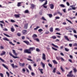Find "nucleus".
<instances>
[{"mask_svg":"<svg viewBox=\"0 0 77 77\" xmlns=\"http://www.w3.org/2000/svg\"><path fill=\"white\" fill-rule=\"evenodd\" d=\"M60 59L61 60V61H63V62H65V59H64L62 57H61Z\"/></svg>","mask_w":77,"mask_h":77,"instance_id":"nucleus-43","label":"nucleus"},{"mask_svg":"<svg viewBox=\"0 0 77 77\" xmlns=\"http://www.w3.org/2000/svg\"><path fill=\"white\" fill-rule=\"evenodd\" d=\"M11 23H15V20H13L11 19Z\"/></svg>","mask_w":77,"mask_h":77,"instance_id":"nucleus-56","label":"nucleus"},{"mask_svg":"<svg viewBox=\"0 0 77 77\" xmlns=\"http://www.w3.org/2000/svg\"><path fill=\"white\" fill-rule=\"evenodd\" d=\"M12 51L13 53H14V55H15V56H18V54H17V53H16L15 50H13Z\"/></svg>","mask_w":77,"mask_h":77,"instance_id":"nucleus-12","label":"nucleus"},{"mask_svg":"<svg viewBox=\"0 0 77 77\" xmlns=\"http://www.w3.org/2000/svg\"><path fill=\"white\" fill-rule=\"evenodd\" d=\"M3 40H5V41H9V44H11V45H15V44H13V43H12V42L10 41L8 39V38H7L6 37H5L3 38Z\"/></svg>","mask_w":77,"mask_h":77,"instance_id":"nucleus-1","label":"nucleus"},{"mask_svg":"<svg viewBox=\"0 0 77 77\" xmlns=\"http://www.w3.org/2000/svg\"><path fill=\"white\" fill-rule=\"evenodd\" d=\"M52 49H53V50H55V51H57V49H56L54 48V47H52Z\"/></svg>","mask_w":77,"mask_h":77,"instance_id":"nucleus-48","label":"nucleus"},{"mask_svg":"<svg viewBox=\"0 0 77 77\" xmlns=\"http://www.w3.org/2000/svg\"><path fill=\"white\" fill-rule=\"evenodd\" d=\"M11 66H12V67L13 68H15H15H18V66L15 65V66L14 65V63H12L11 64Z\"/></svg>","mask_w":77,"mask_h":77,"instance_id":"nucleus-7","label":"nucleus"},{"mask_svg":"<svg viewBox=\"0 0 77 77\" xmlns=\"http://www.w3.org/2000/svg\"><path fill=\"white\" fill-rule=\"evenodd\" d=\"M60 55H61V56H64V54H63V53H60Z\"/></svg>","mask_w":77,"mask_h":77,"instance_id":"nucleus-64","label":"nucleus"},{"mask_svg":"<svg viewBox=\"0 0 77 77\" xmlns=\"http://www.w3.org/2000/svg\"><path fill=\"white\" fill-rule=\"evenodd\" d=\"M73 46H76L77 47V44L76 43H75L73 45Z\"/></svg>","mask_w":77,"mask_h":77,"instance_id":"nucleus-60","label":"nucleus"},{"mask_svg":"<svg viewBox=\"0 0 77 77\" xmlns=\"http://www.w3.org/2000/svg\"><path fill=\"white\" fill-rule=\"evenodd\" d=\"M42 20H43V21H47V20L45 19V17H42L41 18Z\"/></svg>","mask_w":77,"mask_h":77,"instance_id":"nucleus-36","label":"nucleus"},{"mask_svg":"<svg viewBox=\"0 0 77 77\" xmlns=\"http://www.w3.org/2000/svg\"><path fill=\"white\" fill-rule=\"evenodd\" d=\"M66 21H68V22H69V23H70V24H72V22H71V21H70L68 20V19H66Z\"/></svg>","mask_w":77,"mask_h":77,"instance_id":"nucleus-31","label":"nucleus"},{"mask_svg":"<svg viewBox=\"0 0 77 77\" xmlns=\"http://www.w3.org/2000/svg\"><path fill=\"white\" fill-rule=\"evenodd\" d=\"M17 36H21V34H20V33L18 32L17 33Z\"/></svg>","mask_w":77,"mask_h":77,"instance_id":"nucleus-46","label":"nucleus"},{"mask_svg":"<svg viewBox=\"0 0 77 77\" xmlns=\"http://www.w3.org/2000/svg\"><path fill=\"white\" fill-rule=\"evenodd\" d=\"M32 37L33 38H37L38 37V36L36 34H34L32 35Z\"/></svg>","mask_w":77,"mask_h":77,"instance_id":"nucleus-24","label":"nucleus"},{"mask_svg":"<svg viewBox=\"0 0 77 77\" xmlns=\"http://www.w3.org/2000/svg\"><path fill=\"white\" fill-rule=\"evenodd\" d=\"M6 51H2V52L1 53L0 56H3V55H5L6 54Z\"/></svg>","mask_w":77,"mask_h":77,"instance_id":"nucleus-9","label":"nucleus"},{"mask_svg":"<svg viewBox=\"0 0 77 77\" xmlns=\"http://www.w3.org/2000/svg\"><path fill=\"white\" fill-rule=\"evenodd\" d=\"M29 50V51H33V50H35V47H31L30 48Z\"/></svg>","mask_w":77,"mask_h":77,"instance_id":"nucleus-10","label":"nucleus"},{"mask_svg":"<svg viewBox=\"0 0 77 77\" xmlns=\"http://www.w3.org/2000/svg\"><path fill=\"white\" fill-rule=\"evenodd\" d=\"M60 68L62 71L63 72V71H64V70H63V68L62 67V66H60Z\"/></svg>","mask_w":77,"mask_h":77,"instance_id":"nucleus-47","label":"nucleus"},{"mask_svg":"<svg viewBox=\"0 0 77 77\" xmlns=\"http://www.w3.org/2000/svg\"><path fill=\"white\" fill-rule=\"evenodd\" d=\"M9 54L11 56H12V57L14 58V59H17V58H19V57H15V56H14L12 54V53L11 52H9Z\"/></svg>","mask_w":77,"mask_h":77,"instance_id":"nucleus-4","label":"nucleus"},{"mask_svg":"<svg viewBox=\"0 0 77 77\" xmlns=\"http://www.w3.org/2000/svg\"><path fill=\"white\" fill-rule=\"evenodd\" d=\"M50 7L51 9H53L54 8V5L53 4H50Z\"/></svg>","mask_w":77,"mask_h":77,"instance_id":"nucleus-15","label":"nucleus"},{"mask_svg":"<svg viewBox=\"0 0 77 77\" xmlns=\"http://www.w3.org/2000/svg\"><path fill=\"white\" fill-rule=\"evenodd\" d=\"M27 30H23L22 32V33L23 35H26L27 34Z\"/></svg>","mask_w":77,"mask_h":77,"instance_id":"nucleus-11","label":"nucleus"},{"mask_svg":"<svg viewBox=\"0 0 77 77\" xmlns=\"http://www.w3.org/2000/svg\"><path fill=\"white\" fill-rule=\"evenodd\" d=\"M55 29L56 30H57L58 32H60V29H59V28H56Z\"/></svg>","mask_w":77,"mask_h":77,"instance_id":"nucleus-45","label":"nucleus"},{"mask_svg":"<svg viewBox=\"0 0 77 77\" xmlns=\"http://www.w3.org/2000/svg\"><path fill=\"white\" fill-rule=\"evenodd\" d=\"M11 31L12 32H14V31H15V29H14V28H11Z\"/></svg>","mask_w":77,"mask_h":77,"instance_id":"nucleus-29","label":"nucleus"},{"mask_svg":"<svg viewBox=\"0 0 77 77\" xmlns=\"http://www.w3.org/2000/svg\"><path fill=\"white\" fill-rule=\"evenodd\" d=\"M39 28H40V26H37L36 28H34V29L35 30H37V29H39Z\"/></svg>","mask_w":77,"mask_h":77,"instance_id":"nucleus-39","label":"nucleus"},{"mask_svg":"<svg viewBox=\"0 0 77 77\" xmlns=\"http://www.w3.org/2000/svg\"><path fill=\"white\" fill-rule=\"evenodd\" d=\"M0 26L1 28H2V29H3V24L0 23Z\"/></svg>","mask_w":77,"mask_h":77,"instance_id":"nucleus-50","label":"nucleus"},{"mask_svg":"<svg viewBox=\"0 0 77 77\" xmlns=\"http://www.w3.org/2000/svg\"><path fill=\"white\" fill-rule=\"evenodd\" d=\"M64 37L66 40L68 41H70V42H71V41H72V40L69 41V38H68V36L66 35H65L64 36Z\"/></svg>","mask_w":77,"mask_h":77,"instance_id":"nucleus-6","label":"nucleus"},{"mask_svg":"<svg viewBox=\"0 0 77 77\" xmlns=\"http://www.w3.org/2000/svg\"><path fill=\"white\" fill-rule=\"evenodd\" d=\"M45 0H39V1L40 2V3H42L44 1H45Z\"/></svg>","mask_w":77,"mask_h":77,"instance_id":"nucleus-59","label":"nucleus"},{"mask_svg":"<svg viewBox=\"0 0 77 77\" xmlns=\"http://www.w3.org/2000/svg\"><path fill=\"white\" fill-rule=\"evenodd\" d=\"M73 70L74 72H77V69H76V68H73Z\"/></svg>","mask_w":77,"mask_h":77,"instance_id":"nucleus-42","label":"nucleus"},{"mask_svg":"<svg viewBox=\"0 0 77 77\" xmlns=\"http://www.w3.org/2000/svg\"><path fill=\"white\" fill-rule=\"evenodd\" d=\"M23 42L27 45H29L30 44V43L28 41H23Z\"/></svg>","mask_w":77,"mask_h":77,"instance_id":"nucleus-16","label":"nucleus"},{"mask_svg":"<svg viewBox=\"0 0 77 77\" xmlns=\"http://www.w3.org/2000/svg\"><path fill=\"white\" fill-rule=\"evenodd\" d=\"M32 9H33L35 8V5L33 4H31Z\"/></svg>","mask_w":77,"mask_h":77,"instance_id":"nucleus-23","label":"nucleus"},{"mask_svg":"<svg viewBox=\"0 0 77 77\" xmlns=\"http://www.w3.org/2000/svg\"><path fill=\"white\" fill-rule=\"evenodd\" d=\"M42 58L43 60H46V58H45V54L44 53H43L42 54Z\"/></svg>","mask_w":77,"mask_h":77,"instance_id":"nucleus-8","label":"nucleus"},{"mask_svg":"<svg viewBox=\"0 0 77 77\" xmlns=\"http://www.w3.org/2000/svg\"><path fill=\"white\" fill-rule=\"evenodd\" d=\"M24 53H28V54H31V51H29V49H25L24 51Z\"/></svg>","mask_w":77,"mask_h":77,"instance_id":"nucleus-3","label":"nucleus"},{"mask_svg":"<svg viewBox=\"0 0 77 77\" xmlns=\"http://www.w3.org/2000/svg\"><path fill=\"white\" fill-rule=\"evenodd\" d=\"M25 14H27L28 13H29V11L28 10H26L25 11Z\"/></svg>","mask_w":77,"mask_h":77,"instance_id":"nucleus-49","label":"nucleus"},{"mask_svg":"<svg viewBox=\"0 0 77 77\" xmlns=\"http://www.w3.org/2000/svg\"><path fill=\"white\" fill-rule=\"evenodd\" d=\"M26 59L28 60H29V61H30L31 62H33V60H32V59H29V58H26Z\"/></svg>","mask_w":77,"mask_h":77,"instance_id":"nucleus-41","label":"nucleus"},{"mask_svg":"<svg viewBox=\"0 0 77 77\" xmlns=\"http://www.w3.org/2000/svg\"><path fill=\"white\" fill-rule=\"evenodd\" d=\"M50 32H53V28L51 27L50 28L49 30Z\"/></svg>","mask_w":77,"mask_h":77,"instance_id":"nucleus-20","label":"nucleus"},{"mask_svg":"<svg viewBox=\"0 0 77 77\" xmlns=\"http://www.w3.org/2000/svg\"><path fill=\"white\" fill-rule=\"evenodd\" d=\"M41 64L43 68H45V65L44 63H42V61H41Z\"/></svg>","mask_w":77,"mask_h":77,"instance_id":"nucleus-14","label":"nucleus"},{"mask_svg":"<svg viewBox=\"0 0 77 77\" xmlns=\"http://www.w3.org/2000/svg\"><path fill=\"white\" fill-rule=\"evenodd\" d=\"M51 38H52V39H55L57 38L56 37V36H52Z\"/></svg>","mask_w":77,"mask_h":77,"instance_id":"nucleus-37","label":"nucleus"},{"mask_svg":"<svg viewBox=\"0 0 77 77\" xmlns=\"http://www.w3.org/2000/svg\"><path fill=\"white\" fill-rule=\"evenodd\" d=\"M28 26V24L26 23L25 24L24 27L25 29H27V27Z\"/></svg>","mask_w":77,"mask_h":77,"instance_id":"nucleus-22","label":"nucleus"},{"mask_svg":"<svg viewBox=\"0 0 77 77\" xmlns=\"http://www.w3.org/2000/svg\"><path fill=\"white\" fill-rule=\"evenodd\" d=\"M36 51H37V52H40V51H41V50H40V49H39L38 48H37L36 49Z\"/></svg>","mask_w":77,"mask_h":77,"instance_id":"nucleus-34","label":"nucleus"},{"mask_svg":"<svg viewBox=\"0 0 77 77\" xmlns=\"http://www.w3.org/2000/svg\"><path fill=\"white\" fill-rule=\"evenodd\" d=\"M2 65L4 68H6L7 69H8V66H6L5 64H2Z\"/></svg>","mask_w":77,"mask_h":77,"instance_id":"nucleus-17","label":"nucleus"},{"mask_svg":"<svg viewBox=\"0 0 77 77\" xmlns=\"http://www.w3.org/2000/svg\"><path fill=\"white\" fill-rule=\"evenodd\" d=\"M6 74H7L8 77H9V73L8 72H6Z\"/></svg>","mask_w":77,"mask_h":77,"instance_id":"nucleus-58","label":"nucleus"},{"mask_svg":"<svg viewBox=\"0 0 77 77\" xmlns=\"http://www.w3.org/2000/svg\"><path fill=\"white\" fill-rule=\"evenodd\" d=\"M3 31H8V29H6V28H4V29H3Z\"/></svg>","mask_w":77,"mask_h":77,"instance_id":"nucleus-51","label":"nucleus"},{"mask_svg":"<svg viewBox=\"0 0 77 77\" xmlns=\"http://www.w3.org/2000/svg\"><path fill=\"white\" fill-rule=\"evenodd\" d=\"M14 16L16 17V18H19V17H20V15L17 14H14Z\"/></svg>","mask_w":77,"mask_h":77,"instance_id":"nucleus-26","label":"nucleus"},{"mask_svg":"<svg viewBox=\"0 0 77 77\" xmlns=\"http://www.w3.org/2000/svg\"><path fill=\"white\" fill-rule=\"evenodd\" d=\"M55 18L56 20H57V19H60V17H55Z\"/></svg>","mask_w":77,"mask_h":77,"instance_id":"nucleus-55","label":"nucleus"},{"mask_svg":"<svg viewBox=\"0 0 77 77\" xmlns=\"http://www.w3.org/2000/svg\"><path fill=\"white\" fill-rule=\"evenodd\" d=\"M48 65H49V66H50V67H51H51H52V65H51V64L50 63H48Z\"/></svg>","mask_w":77,"mask_h":77,"instance_id":"nucleus-57","label":"nucleus"},{"mask_svg":"<svg viewBox=\"0 0 77 77\" xmlns=\"http://www.w3.org/2000/svg\"><path fill=\"white\" fill-rule=\"evenodd\" d=\"M33 39L35 41H36L37 42H39V39L38 38H33Z\"/></svg>","mask_w":77,"mask_h":77,"instance_id":"nucleus-18","label":"nucleus"},{"mask_svg":"<svg viewBox=\"0 0 77 77\" xmlns=\"http://www.w3.org/2000/svg\"><path fill=\"white\" fill-rule=\"evenodd\" d=\"M47 1L46 0L45 3L43 5V7H44V8H45V9H47V6H45V5H47Z\"/></svg>","mask_w":77,"mask_h":77,"instance_id":"nucleus-5","label":"nucleus"},{"mask_svg":"<svg viewBox=\"0 0 77 77\" xmlns=\"http://www.w3.org/2000/svg\"><path fill=\"white\" fill-rule=\"evenodd\" d=\"M65 50L66 51H69V49L66 48H65Z\"/></svg>","mask_w":77,"mask_h":77,"instance_id":"nucleus-40","label":"nucleus"},{"mask_svg":"<svg viewBox=\"0 0 77 77\" xmlns=\"http://www.w3.org/2000/svg\"><path fill=\"white\" fill-rule=\"evenodd\" d=\"M60 6V7H62V8H65V5H64L63 4H61Z\"/></svg>","mask_w":77,"mask_h":77,"instance_id":"nucleus-35","label":"nucleus"},{"mask_svg":"<svg viewBox=\"0 0 77 77\" xmlns=\"http://www.w3.org/2000/svg\"><path fill=\"white\" fill-rule=\"evenodd\" d=\"M66 29L67 30H71V29L69 28V27H68L67 28H66Z\"/></svg>","mask_w":77,"mask_h":77,"instance_id":"nucleus-61","label":"nucleus"},{"mask_svg":"<svg viewBox=\"0 0 77 77\" xmlns=\"http://www.w3.org/2000/svg\"><path fill=\"white\" fill-rule=\"evenodd\" d=\"M56 59H57V60H60V56L56 57Z\"/></svg>","mask_w":77,"mask_h":77,"instance_id":"nucleus-25","label":"nucleus"},{"mask_svg":"<svg viewBox=\"0 0 77 77\" xmlns=\"http://www.w3.org/2000/svg\"><path fill=\"white\" fill-rule=\"evenodd\" d=\"M38 32H41L43 31V29H39L38 30Z\"/></svg>","mask_w":77,"mask_h":77,"instance_id":"nucleus-53","label":"nucleus"},{"mask_svg":"<svg viewBox=\"0 0 77 77\" xmlns=\"http://www.w3.org/2000/svg\"><path fill=\"white\" fill-rule=\"evenodd\" d=\"M0 75L1 77H3V74L2 73H0Z\"/></svg>","mask_w":77,"mask_h":77,"instance_id":"nucleus-54","label":"nucleus"},{"mask_svg":"<svg viewBox=\"0 0 77 77\" xmlns=\"http://www.w3.org/2000/svg\"><path fill=\"white\" fill-rule=\"evenodd\" d=\"M0 60H1V61H2V62H5V60H4L2 59L0 57Z\"/></svg>","mask_w":77,"mask_h":77,"instance_id":"nucleus-52","label":"nucleus"},{"mask_svg":"<svg viewBox=\"0 0 77 77\" xmlns=\"http://www.w3.org/2000/svg\"><path fill=\"white\" fill-rule=\"evenodd\" d=\"M56 68H54L53 71V72H54V73H55V72H56Z\"/></svg>","mask_w":77,"mask_h":77,"instance_id":"nucleus-38","label":"nucleus"},{"mask_svg":"<svg viewBox=\"0 0 77 77\" xmlns=\"http://www.w3.org/2000/svg\"><path fill=\"white\" fill-rule=\"evenodd\" d=\"M48 15L49 16V17L50 18H52L53 17V15L51 14H49Z\"/></svg>","mask_w":77,"mask_h":77,"instance_id":"nucleus-27","label":"nucleus"},{"mask_svg":"<svg viewBox=\"0 0 77 77\" xmlns=\"http://www.w3.org/2000/svg\"><path fill=\"white\" fill-rule=\"evenodd\" d=\"M72 71L71 70L69 72V74L67 75V77H73L74 76V75L73 74H72Z\"/></svg>","mask_w":77,"mask_h":77,"instance_id":"nucleus-2","label":"nucleus"},{"mask_svg":"<svg viewBox=\"0 0 77 77\" xmlns=\"http://www.w3.org/2000/svg\"><path fill=\"white\" fill-rule=\"evenodd\" d=\"M56 35H62V34H61L59 32H57L56 33Z\"/></svg>","mask_w":77,"mask_h":77,"instance_id":"nucleus-62","label":"nucleus"},{"mask_svg":"<svg viewBox=\"0 0 77 77\" xmlns=\"http://www.w3.org/2000/svg\"><path fill=\"white\" fill-rule=\"evenodd\" d=\"M28 68H29V69H30V71H32V67L31 66L29 65L28 66Z\"/></svg>","mask_w":77,"mask_h":77,"instance_id":"nucleus-32","label":"nucleus"},{"mask_svg":"<svg viewBox=\"0 0 77 77\" xmlns=\"http://www.w3.org/2000/svg\"><path fill=\"white\" fill-rule=\"evenodd\" d=\"M3 34L5 35V36H7V37H8V38H11V36H10L9 35H8L5 33H4Z\"/></svg>","mask_w":77,"mask_h":77,"instance_id":"nucleus-28","label":"nucleus"},{"mask_svg":"<svg viewBox=\"0 0 77 77\" xmlns=\"http://www.w3.org/2000/svg\"><path fill=\"white\" fill-rule=\"evenodd\" d=\"M39 71H40V72H41V73L42 74H43V73H44V72H42V71L43 70V69H39Z\"/></svg>","mask_w":77,"mask_h":77,"instance_id":"nucleus-30","label":"nucleus"},{"mask_svg":"<svg viewBox=\"0 0 77 77\" xmlns=\"http://www.w3.org/2000/svg\"><path fill=\"white\" fill-rule=\"evenodd\" d=\"M19 64L20 66H22V67H23V66L25 65V63H19Z\"/></svg>","mask_w":77,"mask_h":77,"instance_id":"nucleus-13","label":"nucleus"},{"mask_svg":"<svg viewBox=\"0 0 77 77\" xmlns=\"http://www.w3.org/2000/svg\"><path fill=\"white\" fill-rule=\"evenodd\" d=\"M21 2H18L17 3V6L18 7H19V6H21Z\"/></svg>","mask_w":77,"mask_h":77,"instance_id":"nucleus-33","label":"nucleus"},{"mask_svg":"<svg viewBox=\"0 0 77 77\" xmlns=\"http://www.w3.org/2000/svg\"><path fill=\"white\" fill-rule=\"evenodd\" d=\"M52 62L54 63V64H57V63H58L57 62V61L55 60H53Z\"/></svg>","mask_w":77,"mask_h":77,"instance_id":"nucleus-21","label":"nucleus"},{"mask_svg":"<svg viewBox=\"0 0 77 77\" xmlns=\"http://www.w3.org/2000/svg\"><path fill=\"white\" fill-rule=\"evenodd\" d=\"M31 75H32V76H35V73L33 72H32Z\"/></svg>","mask_w":77,"mask_h":77,"instance_id":"nucleus-44","label":"nucleus"},{"mask_svg":"<svg viewBox=\"0 0 77 77\" xmlns=\"http://www.w3.org/2000/svg\"><path fill=\"white\" fill-rule=\"evenodd\" d=\"M22 39L23 40H24V39H25V37H24V36H22Z\"/></svg>","mask_w":77,"mask_h":77,"instance_id":"nucleus-63","label":"nucleus"},{"mask_svg":"<svg viewBox=\"0 0 77 77\" xmlns=\"http://www.w3.org/2000/svg\"><path fill=\"white\" fill-rule=\"evenodd\" d=\"M52 45L54 47H56V48H59V47H58V46L55 45L53 43H52Z\"/></svg>","mask_w":77,"mask_h":77,"instance_id":"nucleus-19","label":"nucleus"}]
</instances>
